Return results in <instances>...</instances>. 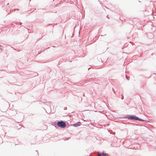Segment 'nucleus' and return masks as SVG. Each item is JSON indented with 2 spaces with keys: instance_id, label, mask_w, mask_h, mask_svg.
Returning a JSON list of instances; mask_svg holds the SVG:
<instances>
[{
  "instance_id": "3",
  "label": "nucleus",
  "mask_w": 156,
  "mask_h": 156,
  "mask_svg": "<svg viewBox=\"0 0 156 156\" xmlns=\"http://www.w3.org/2000/svg\"><path fill=\"white\" fill-rule=\"evenodd\" d=\"M81 122H79L77 123H76L74 124H73L74 126L75 127H77L78 126H80V125Z\"/></svg>"
},
{
  "instance_id": "4",
  "label": "nucleus",
  "mask_w": 156,
  "mask_h": 156,
  "mask_svg": "<svg viewBox=\"0 0 156 156\" xmlns=\"http://www.w3.org/2000/svg\"><path fill=\"white\" fill-rule=\"evenodd\" d=\"M108 154L106 153H103L102 154V156H108Z\"/></svg>"
},
{
  "instance_id": "2",
  "label": "nucleus",
  "mask_w": 156,
  "mask_h": 156,
  "mask_svg": "<svg viewBox=\"0 0 156 156\" xmlns=\"http://www.w3.org/2000/svg\"><path fill=\"white\" fill-rule=\"evenodd\" d=\"M129 119L135 120H140L139 118L135 116H131L129 117Z\"/></svg>"
},
{
  "instance_id": "1",
  "label": "nucleus",
  "mask_w": 156,
  "mask_h": 156,
  "mask_svg": "<svg viewBox=\"0 0 156 156\" xmlns=\"http://www.w3.org/2000/svg\"><path fill=\"white\" fill-rule=\"evenodd\" d=\"M57 125L60 127L62 128H64L66 127L65 123L62 121L58 122Z\"/></svg>"
},
{
  "instance_id": "5",
  "label": "nucleus",
  "mask_w": 156,
  "mask_h": 156,
  "mask_svg": "<svg viewBox=\"0 0 156 156\" xmlns=\"http://www.w3.org/2000/svg\"><path fill=\"white\" fill-rule=\"evenodd\" d=\"M98 153V156H101V154H100L99 153Z\"/></svg>"
}]
</instances>
